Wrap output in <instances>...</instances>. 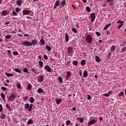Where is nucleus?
Here are the masks:
<instances>
[{
    "label": "nucleus",
    "mask_w": 126,
    "mask_h": 126,
    "mask_svg": "<svg viewBox=\"0 0 126 126\" xmlns=\"http://www.w3.org/2000/svg\"><path fill=\"white\" fill-rule=\"evenodd\" d=\"M93 40V37L90 34H88L86 36V41L89 44H92V41Z\"/></svg>",
    "instance_id": "obj_1"
},
{
    "label": "nucleus",
    "mask_w": 126,
    "mask_h": 126,
    "mask_svg": "<svg viewBox=\"0 0 126 126\" xmlns=\"http://www.w3.org/2000/svg\"><path fill=\"white\" fill-rule=\"evenodd\" d=\"M38 63L41 67H43L44 66V65H43V64H44V63H43V62H42V61H41V60L39 61L38 62Z\"/></svg>",
    "instance_id": "obj_29"
},
{
    "label": "nucleus",
    "mask_w": 126,
    "mask_h": 126,
    "mask_svg": "<svg viewBox=\"0 0 126 126\" xmlns=\"http://www.w3.org/2000/svg\"><path fill=\"white\" fill-rule=\"evenodd\" d=\"M66 75V80H68L69 77L71 76V73L69 71H67Z\"/></svg>",
    "instance_id": "obj_15"
},
{
    "label": "nucleus",
    "mask_w": 126,
    "mask_h": 126,
    "mask_svg": "<svg viewBox=\"0 0 126 126\" xmlns=\"http://www.w3.org/2000/svg\"><path fill=\"white\" fill-rule=\"evenodd\" d=\"M23 72L25 73H27L28 74L29 73V72L28 71V69L26 67L24 68Z\"/></svg>",
    "instance_id": "obj_32"
},
{
    "label": "nucleus",
    "mask_w": 126,
    "mask_h": 126,
    "mask_svg": "<svg viewBox=\"0 0 126 126\" xmlns=\"http://www.w3.org/2000/svg\"><path fill=\"white\" fill-rule=\"evenodd\" d=\"M6 117V115L3 113H1V115H0V119H2V120H4L5 117Z\"/></svg>",
    "instance_id": "obj_14"
},
{
    "label": "nucleus",
    "mask_w": 126,
    "mask_h": 126,
    "mask_svg": "<svg viewBox=\"0 0 126 126\" xmlns=\"http://www.w3.org/2000/svg\"><path fill=\"white\" fill-rule=\"evenodd\" d=\"M72 32H74V33H75L76 34L77 33V30L75 28H72L71 29Z\"/></svg>",
    "instance_id": "obj_42"
},
{
    "label": "nucleus",
    "mask_w": 126,
    "mask_h": 126,
    "mask_svg": "<svg viewBox=\"0 0 126 126\" xmlns=\"http://www.w3.org/2000/svg\"><path fill=\"white\" fill-rule=\"evenodd\" d=\"M65 0H62V1L61 2V6H64V5H65V3H66V2H65Z\"/></svg>",
    "instance_id": "obj_26"
},
{
    "label": "nucleus",
    "mask_w": 126,
    "mask_h": 126,
    "mask_svg": "<svg viewBox=\"0 0 126 126\" xmlns=\"http://www.w3.org/2000/svg\"><path fill=\"white\" fill-rule=\"evenodd\" d=\"M5 74L7 77H11V76H13V74L12 73H5Z\"/></svg>",
    "instance_id": "obj_25"
},
{
    "label": "nucleus",
    "mask_w": 126,
    "mask_h": 126,
    "mask_svg": "<svg viewBox=\"0 0 126 126\" xmlns=\"http://www.w3.org/2000/svg\"><path fill=\"white\" fill-rule=\"evenodd\" d=\"M124 93V92H121L120 94H119V96L120 97H122V96H123Z\"/></svg>",
    "instance_id": "obj_59"
},
{
    "label": "nucleus",
    "mask_w": 126,
    "mask_h": 126,
    "mask_svg": "<svg viewBox=\"0 0 126 126\" xmlns=\"http://www.w3.org/2000/svg\"><path fill=\"white\" fill-rule=\"evenodd\" d=\"M62 99H57L56 101L57 105H60L61 103H62Z\"/></svg>",
    "instance_id": "obj_21"
},
{
    "label": "nucleus",
    "mask_w": 126,
    "mask_h": 126,
    "mask_svg": "<svg viewBox=\"0 0 126 126\" xmlns=\"http://www.w3.org/2000/svg\"><path fill=\"white\" fill-rule=\"evenodd\" d=\"M5 38H6V39H10V38H11V35H7L5 36Z\"/></svg>",
    "instance_id": "obj_50"
},
{
    "label": "nucleus",
    "mask_w": 126,
    "mask_h": 126,
    "mask_svg": "<svg viewBox=\"0 0 126 126\" xmlns=\"http://www.w3.org/2000/svg\"><path fill=\"white\" fill-rule=\"evenodd\" d=\"M67 50L68 51V54L70 55V54H71L73 51V47H69Z\"/></svg>",
    "instance_id": "obj_9"
},
{
    "label": "nucleus",
    "mask_w": 126,
    "mask_h": 126,
    "mask_svg": "<svg viewBox=\"0 0 126 126\" xmlns=\"http://www.w3.org/2000/svg\"><path fill=\"white\" fill-rule=\"evenodd\" d=\"M2 110H3V108H2V105L0 104V112H2Z\"/></svg>",
    "instance_id": "obj_55"
},
{
    "label": "nucleus",
    "mask_w": 126,
    "mask_h": 126,
    "mask_svg": "<svg viewBox=\"0 0 126 126\" xmlns=\"http://www.w3.org/2000/svg\"><path fill=\"white\" fill-rule=\"evenodd\" d=\"M111 57V53H108V55H107V59H110V58Z\"/></svg>",
    "instance_id": "obj_62"
},
{
    "label": "nucleus",
    "mask_w": 126,
    "mask_h": 126,
    "mask_svg": "<svg viewBox=\"0 0 126 126\" xmlns=\"http://www.w3.org/2000/svg\"><path fill=\"white\" fill-rule=\"evenodd\" d=\"M96 35H97V36H100L101 35V33H100V32H96Z\"/></svg>",
    "instance_id": "obj_63"
},
{
    "label": "nucleus",
    "mask_w": 126,
    "mask_h": 126,
    "mask_svg": "<svg viewBox=\"0 0 126 126\" xmlns=\"http://www.w3.org/2000/svg\"><path fill=\"white\" fill-rule=\"evenodd\" d=\"M81 64L82 66H83V65L86 64V61H85V60H83L81 61Z\"/></svg>",
    "instance_id": "obj_27"
},
{
    "label": "nucleus",
    "mask_w": 126,
    "mask_h": 126,
    "mask_svg": "<svg viewBox=\"0 0 126 126\" xmlns=\"http://www.w3.org/2000/svg\"><path fill=\"white\" fill-rule=\"evenodd\" d=\"M46 49L47 50L48 52H50V51L52 50V47L49 45H46L45 46Z\"/></svg>",
    "instance_id": "obj_22"
},
{
    "label": "nucleus",
    "mask_w": 126,
    "mask_h": 126,
    "mask_svg": "<svg viewBox=\"0 0 126 126\" xmlns=\"http://www.w3.org/2000/svg\"><path fill=\"white\" fill-rule=\"evenodd\" d=\"M69 40V36L67 34V32H66L65 34V41L67 43Z\"/></svg>",
    "instance_id": "obj_12"
},
{
    "label": "nucleus",
    "mask_w": 126,
    "mask_h": 126,
    "mask_svg": "<svg viewBox=\"0 0 126 126\" xmlns=\"http://www.w3.org/2000/svg\"><path fill=\"white\" fill-rule=\"evenodd\" d=\"M0 95L4 102H5V95H4V94L1 93Z\"/></svg>",
    "instance_id": "obj_19"
},
{
    "label": "nucleus",
    "mask_w": 126,
    "mask_h": 126,
    "mask_svg": "<svg viewBox=\"0 0 126 126\" xmlns=\"http://www.w3.org/2000/svg\"><path fill=\"white\" fill-rule=\"evenodd\" d=\"M124 25V24H120L118 27V29H121V28H122V27H123V26Z\"/></svg>",
    "instance_id": "obj_52"
},
{
    "label": "nucleus",
    "mask_w": 126,
    "mask_h": 126,
    "mask_svg": "<svg viewBox=\"0 0 126 126\" xmlns=\"http://www.w3.org/2000/svg\"><path fill=\"white\" fill-rule=\"evenodd\" d=\"M27 123L28 125H32L33 124V120L32 119H29Z\"/></svg>",
    "instance_id": "obj_35"
},
{
    "label": "nucleus",
    "mask_w": 126,
    "mask_h": 126,
    "mask_svg": "<svg viewBox=\"0 0 126 126\" xmlns=\"http://www.w3.org/2000/svg\"><path fill=\"white\" fill-rule=\"evenodd\" d=\"M29 106H30L29 103H26L25 104V109H26V110H27V109H29Z\"/></svg>",
    "instance_id": "obj_43"
},
{
    "label": "nucleus",
    "mask_w": 126,
    "mask_h": 126,
    "mask_svg": "<svg viewBox=\"0 0 126 126\" xmlns=\"http://www.w3.org/2000/svg\"><path fill=\"white\" fill-rule=\"evenodd\" d=\"M106 1L110 3L109 5H113V4H114L115 0H106Z\"/></svg>",
    "instance_id": "obj_16"
},
{
    "label": "nucleus",
    "mask_w": 126,
    "mask_h": 126,
    "mask_svg": "<svg viewBox=\"0 0 126 126\" xmlns=\"http://www.w3.org/2000/svg\"><path fill=\"white\" fill-rule=\"evenodd\" d=\"M106 32L107 35H110L111 34L110 31H109V30H106Z\"/></svg>",
    "instance_id": "obj_57"
},
{
    "label": "nucleus",
    "mask_w": 126,
    "mask_h": 126,
    "mask_svg": "<svg viewBox=\"0 0 126 126\" xmlns=\"http://www.w3.org/2000/svg\"><path fill=\"white\" fill-rule=\"evenodd\" d=\"M21 44L23 45V46H31L30 42L28 41H23L21 42Z\"/></svg>",
    "instance_id": "obj_5"
},
{
    "label": "nucleus",
    "mask_w": 126,
    "mask_h": 126,
    "mask_svg": "<svg viewBox=\"0 0 126 126\" xmlns=\"http://www.w3.org/2000/svg\"><path fill=\"white\" fill-rule=\"evenodd\" d=\"M32 72H33L34 73H35V74H37V72H36V69L34 68H32Z\"/></svg>",
    "instance_id": "obj_48"
},
{
    "label": "nucleus",
    "mask_w": 126,
    "mask_h": 126,
    "mask_svg": "<svg viewBox=\"0 0 126 126\" xmlns=\"http://www.w3.org/2000/svg\"><path fill=\"white\" fill-rule=\"evenodd\" d=\"M15 11L17 13H18L19 11H20V8L19 7H17L15 8Z\"/></svg>",
    "instance_id": "obj_45"
},
{
    "label": "nucleus",
    "mask_w": 126,
    "mask_h": 126,
    "mask_svg": "<svg viewBox=\"0 0 126 126\" xmlns=\"http://www.w3.org/2000/svg\"><path fill=\"white\" fill-rule=\"evenodd\" d=\"M115 49H116V47L115 46L113 45L112 46H111V47L110 48L111 52H115Z\"/></svg>",
    "instance_id": "obj_34"
},
{
    "label": "nucleus",
    "mask_w": 126,
    "mask_h": 126,
    "mask_svg": "<svg viewBox=\"0 0 126 126\" xmlns=\"http://www.w3.org/2000/svg\"><path fill=\"white\" fill-rule=\"evenodd\" d=\"M107 5H108V4H102V6H103V7H106V6H107Z\"/></svg>",
    "instance_id": "obj_64"
},
{
    "label": "nucleus",
    "mask_w": 126,
    "mask_h": 126,
    "mask_svg": "<svg viewBox=\"0 0 126 126\" xmlns=\"http://www.w3.org/2000/svg\"><path fill=\"white\" fill-rule=\"evenodd\" d=\"M1 89L2 90H3V91H6V90H7V88H6L4 87H1Z\"/></svg>",
    "instance_id": "obj_53"
},
{
    "label": "nucleus",
    "mask_w": 126,
    "mask_h": 126,
    "mask_svg": "<svg viewBox=\"0 0 126 126\" xmlns=\"http://www.w3.org/2000/svg\"><path fill=\"white\" fill-rule=\"evenodd\" d=\"M104 97H109L110 95L107 93V94H104Z\"/></svg>",
    "instance_id": "obj_58"
},
{
    "label": "nucleus",
    "mask_w": 126,
    "mask_h": 126,
    "mask_svg": "<svg viewBox=\"0 0 126 126\" xmlns=\"http://www.w3.org/2000/svg\"><path fill=\"white\" fill-rule=\"evenodd\" d=\"M96 123H97V120H95L94 119H93L90 122H88V126L94 125V124H96Z\"/></svg>",
    "instance_id": "obj_4"
},
{
    "label": "nucleus",
    "mask_w": 126,
    "mask_h": 126,
    "mask_svg": "<svg viewBox=\"0 0 126 126\" xmlns=\"http://www.w3.org/2000/svg\"><path fill=\"white\" fill-rule=\"evenodd\" d=\"M58 80L60 83H63V78L62 77H58Z\"/></svg>",
    "instance_id": "obj_44"
},
{
    "label": "nucleus",
    "mask_w": 126,
    "mask_h": 126,
    "mask_svg": "<svg viewBox=\"0 0 126 126\" xmlns=\"http://www.w3.org/2000/svg\"><path fill=\"white\" fill-rule=\"evenodd\" d=\"M126 47H124L123 48L121 49V52L125 53V51H126Z\"/></svg>",
    "instance_id": "obj_54"
},
{
    "label": "nucleus",
    "mask_w": 126,
    "mask_h": 126,
    "mask_svg": "<svg viewBox=\"0 0 126 126\" xmlns=\"http://www.w3.org/2000/svg\"><path fill=\"white\" fill-rule=\"evenodd\" d=\"M37 80L39 82H42L44 80V76H38Z\"/></svg>",
    "instance_id": "obj_10"
},
{
    "label": "nucleus",
    "mask_w": 126,
    "mask_h": 126,
    "mask_svg": "<svg viewBox=\"0 0 126 126\" xmlns=\"http://www.w3.org/2000/svg\"><path fill=\"white\" fill-rule=\"evenodd\" d=\"M13 55L14 56H18V52H17V51H14L13 52Z\"/></svg>",
    "instance_id": "obj_51"
},
{
    "label": "nucleus",
    "mask_w": 126,
    "mask_h": 126,
    "mask_svg": "<svg viewBox=\"0 0 126 126\" xmlns=\"http://www.w3.org/2000/svg\"><path fill=\"white\" fill-rule=\"evenodd\" d=\"M16 86L18 89H21V85L20 84V83L17 84L16 85Z\"/></svg>",
    "instance_id": "obj_46"
},
{
    "label": "nucleus",
    "mask_w": 126,
    "mask_h": 126,
    "mask_svg": "<svg viewBox=\"0 0 126 126\" xmlns=\"http://www.w3.org/2000/svg\"><path fill=\"white\" fill-rule=\"evenodd\" d=\"M86 10L87 11H88L89 12H90L91 11V8H90V7L89 6H87L86 7Z\"/></svg>",
    "instance_id": "obj_40"
},
{
    "label": "nucleus",
    "mask_w": 126,
    "mask_h": 126,
    "mask_svg": "<svg viewBox=\"0 0 126 126\" xmlns=\"http://www.w3.org/2000/svg\"><path fill=\"white\" fill-rule=\"evenodd\" d=\"M111 25H112V24L111 23H109V24L106 25L104 27L103 30L106 31L107 29H108V28H109V27H110V26H111Z\"/></svg>",
    "instance_id": "obj_17"
},
{
    "label": "nucleus",
    "mask_w": 126,
    "mask_h": 126,
    "mask_svg": "<svg viewBox=\"0 0 126 126\" xmlns=\"http://www.w3.org/2000/svg\"><path fill=\"white\" fill-rule=\"evenodd\" d=\"M8 14V12L7 10H3L1 12L2 16H6Z\"/></svg>",
    "instance_id": "obj_13"
},
{
    "label": "nucleus",
    "mask_w": 126,
    "mask_h": 126,
    "mask_svg": "<svg viewBox=\"0 0 126 126\" xmlns=\"http://www.w3.org/2000/svg\"><path fill=\"white\" fill-rule=\"evenodd\" d=\"M14 71H15L16 72H18V73H21L22 72L20 69L18 68H15Z\"/></svg>",
    "instance_id": "obj_37"
},
{
    "label": "nucleus",
    "mask_w": 126,
    "mask_h": 126,
    "mask_svg": "<svg viewBox=\"0 0 126 126\" xmlns=\"http://www.w3.org/2000/svg\"><path fill=\"white\" fill-rule=\"evenodd\" d=\"M6 107L7 108V109H8L9 110V111H10V112H11V111H12V109H11V108H10V106H9V105H8V104H6Z\"/></svg>",
    "instance_id": "obj_33"
},
{
    "label": "nucleus",
    "mask_w": 126,
    "mask_h": 126,
    "mask_svg": "<svg viewBox=\"0 0 126 126\" xmlns=\"http://www.w3.org/2000/svg\"><path fill=\"white\" fill-rule=\"evenodd\" d=\"M83 76L84 77H87L88 76V72L86 70L84 72Z\"/></svg>",
    "instance_id": "obj_30"
},
{
    "label": "nucleus",
    "mask_w": 126,
    "mask_h": 126,
    "mask_svg": "<svg viewBox=\"0 0 126 126\" xmlns=\"http://www.w3.org/2000/svg\"><path fill=\"white\" fill-rule=\"evenodd\" d=\"M15 98H16V95L15 94H13L8 97V100L10 102H12L14 100V99H15Z\"/></svg>",
    "instance_id": "obj_2"
},
{
    "label": "nucleus",
    "mask_w": 126,
    "mask_h": 126,
    "mask_svg": "<svg viewBox=\"0 0 126 126\" xmlns=\"http://www.w3.org/2000/svg\"><path fill=\"white\" fill-rule=\"evenodd\" d=\"M78 64V61H73V64L74 65L76 66V65H77Z\"/></svg>",
    "instance_id": "obj_47"
},
{
    "label": "nucleus",
    "mask_w": 126,
    "mask_h": 126,
    "mask_svg": "<svg viewBox=\"0 0 126 126\" xmlns=\"http://www.w3.org/2000/svg\"><path fill=\"white\" fill-rule=\"evenodd\" d=\"M70 123H71V122L70 120H67L66 122V125L69 126V125H70Z\"/></svg>",
    "instance_id": "obj_49"
},
{
    "label": "nucleus",
    "mask_w": 126,
    "mask_h": 126,
    "mask_svg": "<svg viewBox=\"0 0 126 126\" xmlns=\"http://www.w3.org/2000/svg\"><path fill=\"white\" fill-rule=\"evenodd\" d=\"M95 59L96 63H100V62H101V59H100V58L99 57V56H95Z\"/></svg>",
    "instance_id": "obj_20"
},
{
    "label": "nucleus",
    "mask_w": 126,
    "mask_h": 126,
    "mask_svg": "<svg viewBox=\"0 0 126 126\" xmlns=\"http://www.w3.org/2000/svg\"><path fill=\"white\" fill-rule=\"evenodd\" d=\"M77 120V121H79L80 123H83V121H84V118H80L79 117H78Z\"/></svg>",
    "instance_id": "obj_28"
},
{
    "label": "nucleus",
    "mask_w": 126,
    "mask_h": 126,
    "mask_svg": "<svg viewBox=\"0 0 126 126\" xmlns=\"http://www.w3.org/2000/svg\"><path fill=\"white\" fill-rule=\"evenodd\" d=\"M117 24H123L124 23V21H118L117 22Z\"/></svg>",
    "instance_id": "obj_56"
},
{
    "label": "nucleus",
    "mask_w": 126,
    "mask_h": 126,
    "mask_svg": "<svg viewBox=\"0 0 126 126\" xmlns=\"http://www.w3.org/2000/svg\"><path fill=\"white\" fill-rule=\"evenodd\" d=\"M87 96H88V100H91V95H89V94H88Z\"/></svg>",
    "instance_id": "obj_61"
},
{
    "label": "nucleus",
    "mask_w": 126,
    "mask_h": 126,
    "mask_svg": "<svg viewBox=\"0 0 126 126\" xmlns=\"http://www.w3.org/2000/svg\"><path fill=\"white\" fill-rule=\"evenodd\" d=\"M44 59H45V60H48V56L47 55H46V54H45L44 55V57H43Z\"/></svg>",
    "instance_id": "obj_60"
},
{
    "label": "nucleus",
    "mask_w": 126,
    "mask_h": 126,
    "mask_svg": "<svg viewBox=\"0 0 126 126\" xmlns=\"http://www.w3.org/2000/svg\"><path fill=\"white\" fill-rule=\"evenodd\" d=\"M38 93H44V90L41 88H39L37 90Z\"/></svg>",
    "instance_id": "obj_24"
},
{
    "label": "nucleus",
    "mask_w": 126,
    "mask_h": 126,
    "mask_svg": "<svg viewBox=\"0 0 126 126\" xmlns=\"http://www.w3.org/2000/svg\"><path fill=\"white\" fill-rule=\"evenodd\" d=\"M7 53H8L7 55L9 57H12V55H11V51H10V50H8Z\"/></svg>",
    "instance_id": "obj_41"
},
{
    "label": "nucleus",
    "mask_w": 126,
    "mask_h": 126,
    "mask_svg": "<svg viewBox=\"0 0 126 126\" xmlns=\"http://www.w3.org/2000/svg\"><path fill=\"white\" fill-rule=\"evenodd\" d=\"M31 12V11L26 9L23 10L22 11L23 15H28V14H29V13H30Z\"/></svg>",
    "instance_id": "obj_6"
},
{
    "label": "nucleus",
    "mask_w": 126,
    "mask_h": 126,
    "mask_svg": "<svg viewBox=\"0 0 126 126\" xmlns=\"http://www.w3.org/2000/svg\"><path fill=\"white\" fill-rule=\"evenodd\" d=\"M40 44V46H44V45H45V40L41 39L40 41H39Z\"/></svg>",
    "instance_id": "obj_18"
},
{
    "label": "nucleus",
    "mask_w": 126,
    "mask_h": 126,
    "mask_svg": "<svg viewBox=\"0 0 126 126\" xmlns=\"http://www.w3.org/2000/svg\"><path fill=\"white\" fill-rule=\"evenodd\" d=\"M60 4H61V3L60 2L59 0H57L54 4V9H56V8H57V7H58V6H59V5H60Z\"/></svg>",
    "instance_id": "obj_8"
},
{
    "label": "nucleus",
    "mask_w": 126,
    "mask_h": 126,
    "mask_svg": "<svg viewBox=\"0 0 126 126\" xmlns=\"http://www.w3.org/2000/svg\"><path fill=\"white\" fill-rule=\"evenodd\" d=\"M38 43V41H37L36 39H34L32 41V42H30L31 46H33V45H36Z\"/></svg>",
    "instance_id": "obj_11"
},
{
    "label": "nucleus",
    "mask_w": 126,
    "mask_h": 126,
    "mask_svg": "<svg viewBox=\"0 0 126 126\" xmlns=\"http://www.w3.org/2000/svg\"><path fill=\"white\" fill-rule=\"evenodd\" d=\"M32 88V85H31V84L29 83L28 84L27 89H28V90H31Z\"/></svg>",
    "instance_id": "obj_38"
},
{
    "label": "nucleus",
    "mask_w": 126,
    "mask_h": 126,
    "mask_svg": "<svg viewBox=\"0 0 126 126\" xmlns=\"http://www.w3.org/2000/svg\"><path fill=\"white\" fill-rule=\"evenodd\" d=\"M35 101V99H34V98L33 97H31L30 99V103H34Z\"/></svg>",
    "instance_id": "obj_39"
},
{
    "label": "nucleus",
    "mask_w": 126,
    "mask_h": 126,
    "mask_svg": "<svg viewBox=\"0 0 126 126\" xmlns=\"http://www.w3.org/2000/svg\"><path fill=\"white\" fill-rule=\"evenodd\" d=\"M16 3H17V5L21 6V3H22V0H17L16 2Z\"/></svg>",
    "instance_id": "obj_31"
},
{
    "label": "nucleus",
    "mask_w": 126,
    "mask_h": 126,
    "mask_svg": "<svg viewBox=\"0 0 126 126\" xmlns=\"http://www.w3.org/2000/svg\"><path fill=\"white\" fill-rule=\"evenodd\" d=\"M44 69H46L48 72H51L52 71V68L49 66V65H46L44 67Z\"/></svg>",
    "instance_id": "obj_7"
},
{
    "label": "nucleus",
    "mask_w": 126,
    "mask_h": 126,
    "mask_svg": "<svg viewBox=\"0 0 126 126\" xmlns=\"http://www.w3.org/2000/svg\"><path fill=\"white\" fill-rule=\"evenodd\" d=\"M90 16L92 22H94L96 18V14H95V13H91L90 14Z\"/></svg>",
    "instance_id": "obj_3"
},
{
    "label": "nucleus",
    "mask_w": 126,
    "mask_h": 126,
    "mask_svg": "<svg viewBox=\"0 0 126 126\" xmlns=\"http://www.w3.org/2000/svg\"><path fill=\"white\" fill-rule=\"evenodd\" d=\"M11 15L12 16H17V13L13 10L12 14L11 13Z\"/></svg>",
    "instance_id": "obj_23"
},
{
    "label": "nucleus",
    "mask_w": 126,
    "mask_h": 126,
    "mask_svg": "<svg viewBox=\"0 0 126 126\" xmlns=\"http://www.w3.org/2000/svg\"><path fill=\"white\" fill-rule=\"evenodd\" d=\"M32 107H33V104H31L29 106V108L28 109L29 112H31V111H32Z\"/></svg>",
    "instance_id": "obj_36"
}]
</instances>
